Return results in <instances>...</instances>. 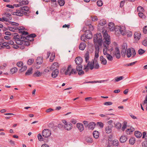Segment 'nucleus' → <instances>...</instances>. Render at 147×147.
Instances as JSON below:
<instances>
[{
    "label": "nucleus",
    "instance_id": "17",
    "mask_svg": "<svg viewBox=\"0 0 147 147\" xmlns=\"http://www.w3.org/2000/svg\"><path fill=\"white\" fill-rule=\"evenodd\" d=\"M124 46H125L124 50H122L121 52V54L122 56L124 57H125L126 53V49L127 48V44H124Z\"/></svg>",
    "mask_w": 147,
    "mask_h": 147
},
{
    "label": "nucleus",
    "instance_id": "42",
    "mask_svg": "<svg viewBox=\"0 0 147 147\" xmlns=\"http://www.w3.org/2000/svg\"><path fill=\"white\" fill-rule=\"evenodd\" d=\"M121 127V124L119 123H117L115 125V127L118 129H120Z\"/></svg>",
    "mask_w": 147,
    "mask_h": 147
},
{
    "label": "nucleus",
    "instance_id": "29",
    "mask_svg": "<svg viewBox=\"0 0 147 147\" xmlns=\"http://www.w3.org/2000/svg\"><path fill=\"white\" fill-rule=\"evenodd\" d=\"M32 67L29 68L25 73V75L29 76L32 73Z\"/></svg>",
    "mask_w": 147,
    "mask_h": 147
},
{
    "label": "nucleus",
    "instance_id": "6",
    "mask_svg": "<svg viewBox=\"0 0 147 147\" xmlns=\"http://www.w3.org/2000/svg\"><path fill=\"white\" fill-rule=\"evenodd\" d=\"M72 67L71 65H68L67 69L65 70V67H63L60 70V72L62 73L64 72V74L65 75H69V73H70L71 71V70Z\"/></svg>",
    "mask_w": 147,
    "mask_h": 147
},
{
    "label": "nucleus",
    "instance_id": "55",
    "mask_svg": "<svg viewBox=\"0 0 147 147\" xmlns=\"http://www.w3.org/2000/svg\"><path fill=\"white\" fill-rule=\"evenodd\" d=\"M17 65L18 67H21L23 66V63L22 61H20L17 63Z\"/></svg>",
    "mask_w": 147,
    "mask_h": 147
},
{
    "label": "nucleus",
    "instance_id": "28",
    "mask_svg": "<svg viewBox=\"0 0 147 147\" xmlns=\"http://www.w3.org/2000/svg\"><path fill=\"white\" fill-rule=\"evenodd\" d=\"M99 132L96 131H94L93 133V135L94 137L96 139H97L99 137Z\"/></svg>",
    "mask_w": 147,
    "mask_h": 147
},
{
    "label": "nucleus",
    "instance_id": "30",
    "mask_svg": "<svg viewBox=\"0 0 147 147\" xmlns=\"http://www.w3.org/2000/svg\"><path fill=\"white\" fill-rule=\"evenodd\" d=\"M106 132L108 134L110 133L112 131L111 128L109 126H107L105 129Z\"/></svg>",
    "mask_w": 147,
    "mask_h": 147
},
{
    "label": "nucleus",
    "instance_id": "25",
    "mask_svg": "<svg viewBox=\"0 0 147 147\" xmlns=\"http://www.w3.org/2000/svg\"><path fill=\"white\" fill-rule=\"evenodd\" d=\"M126 54L128 58H129L131 57L132 55L131 49L129 48L127 49Z\"/></svg>",
    "mask_w": 147,
    "mask_h": 147
},
{
    "label": "nucleus",
    "instance_id": "36",
    "mask_svg": "<svg viewBox=\"0 0 147 147\" xmlns=\"http://www.w3.org/2000/svg\"><path fill=\"white\" fill-rule=\"evenodd\" d=\"M18 70V69L16 67H14L11 69L10 70V72L12 74H13L16 73Z\"/></svg>",
    "mask_w": 147,
    "mask_h": 147
},
{
    "label": "nucleus",
    "instance_id": "51",
    "mask_svg": "<svg viewBox=\"0 0 147 147\" xmlns=\"http://www.w3.org/2000/svg\"><path fill=\"white\" fill-rule=\"evenodd\" d=\"M27 68V67L26 66H22V67L20 69L19 71H20L22 72L26 70Z\"/></svg>",
    "mask_w": 147,
    "mask_h": 147
},
{
    "label": "nucleus",
    "instance_id": "13",
    "mask_svg": "<svg viewBox=\"0 0 147 147\" xmlns=\"http://www.w3.org/2000/svg\"><path fill=\"white\" fill-rule=\"evenodd\" d=\"M28 32L24 31L21 34L20 36L21 38H22L24 40H26V36H28Z\"/></svg>",
    "mask_w": 147,
    "mask_h": 147
},
{
    "label": "nucleus",
    "instance_id": "7",
    "mask_svg": "<svg viewBox=\"0 0 147 147\" xmlns=\"http://www.w3.org/2000/svg\"><path fill=\"white\" fill-rule=\"evenodd\" d=\"M75 61L77 65L76 67L79 68V67H80L81 66L82 67V65H81V63L82 62V57H76L75 59Z\"/></svg>",
    "mask_w": 147,
    "mask_h": 147
},
{
    "label": "nucleus",
    "instance_id": "61",
    "mask_svg": "<svg viewBox=\"0 0 147 147\" xmlns=\"http://www.w3.org/2000/svg\"><path fill=\"white\" fill-rule=\"evenodd\" d=\"M97 4L99 7H101L102 5V2L101 1H98L97 2Z\"/></svg>",
    "mask_w": 147,
    "mask_h": 147
},
{
    "label": "nucleus",
    "instance_id": "16",
    "mask_svg": "<svg viewBox=\"0 0 147 147\" xmlns=\"http://www.w3.org/2000/svg\"><path fill=\"white\" fill-rule=\"evenodd\" d=\"M82 66L80 67H76V69L78 71V74L80 76L84 74V72L82 70Z\"/></svg>",
    "mask_w": 147,
    "mask_h": 147
},
{
    "label": "nucleus",
    "instance_id": "40",
    "mask_svg": "<svg viewBox=\"0 0 147 147\" xmlns=\"http://www.w3.org/2000/svg\"><path fill=\"white\" fill-rule=\"evenodd\" d=\"M34 75L36 77L40 76L42 75V73L40 72L39 71H37L35 72L34 74Z\"/></svg>",
    "mask_w": 147,
    "mask_h": 147
},
{
    "label": "nucleus",
    "instance_id": "37",
    "mask_svg": "<svg viewBox=\"0 0 147 147\" xmlns=\"http://www.w3.org/2000/svg\"><path fill=\"white\" fill-rule=\"evenodd\" d=\"M34 62V59H29L27 62V63L29 65H32Z\"/></svg>",
    "mask_w": 147,
    "mask_h": 147
},
{
    "label": "nucleus",
    "instance_id": "1",
    "mask_svg": "<svg viewBox=\"0 0 147 147\" xmlns=\"http://www.w3.org/2000/svg\"><path fill=\"white\" fill-rule=\"evenodd\" d=\"M109 29L111 31H113L114 30L115 31V34L117 36L120 34L123 36L125 35L126 33L125 27L123 26H117L115 28L114 24L112 22H110L109 24Z\"/></svg>",
    "mask_w": 147,
    "mask_h": 147
},
{
    "label": "nucleus",
    "instance_id": "63",
    "mask_svg": "<svg viewBox=\"0 0 147 147\" xmlns=\"http://www.w3.org/2000/svg\"><path fill=\"white\" fill-rule=\"evenodd\" d=\"M142 146L143 147H146L147 146V142H144L142 143Z\"/></svg>",
    "mask_w": 147,
    "mask_h": 147
},
{
    "label": "nucleus",
    "instance_id": "34",
    "mask_svg": "<svg viewBox=\"0 0 147 147\" xmlns=\"http://www.w3.org/2000/svg\"><path fill=\"white\" fill-rule=\"evenodd\" d=\"M24 29L25 28L23 27L21 28L20 27H17L16 28V30L18 29L19 33L20 34H22V33Z\"/></svg>",
    "mask_w": 147,
    "mask_h": 147
},
{
    "label": "nucleus",
    "instance_id": "26",
    "mask_svg": "<svg viewBox=\"0 0 147 147\" xmlns=\"http://www.w3.org/2000/svg\"><path fill=\"white\" fill-rule=\"evenodd\" d=\"M127 139V138L125 136H122L120 139V141L121 143H124L126 142Z\"/></svg>",
    "mask_w": 147,
    "mask_h": 147
},
{
    "label": "nucleus",
    "instance_id": "58",
    "mask_svg": "<svg viewBox=\"0 0 147 147\" xmlns=\"http://www.w3.org/2000/svg\"><path fill=\"white\" fill-rule=\"evenodd\" d=\"M0 21L2 22H8V19H7V18H5V17L0 18Z\"/></svg>",
    "mask_w": 147,
    "mask_h": 147
},
{
    "label": "nucleus",
    "instance_id": "33",
    "mask_svg": "<svg viewBox=\"0 0 147 147\" xmlns=\"http://www.w3.org/2000/svg\"><path fill=\"white\" fill-rule=\"evenodd\" d=\"M124 77L122 76H120L119 77H115V82H118L120 80L123 79Z\"/></svg>",
    "mask_w": 147,
    "mask_h": 147
},
{
    "label": "nucleus",
    "instance_id": "62",
    "mask_svg": "<svg viewBox=\"0 0 147 147\" xmlns=\"http://www.w3.org/2000/svg\"><path fill=\"white\" fill-rule=\"evenodd\" d=\"M143 32L145 34L147 33V26H145L143 27Z\"/></svg>",
    "mask_w": 147,
    "mask_h": 147
},
{
    "label": "nucleus",
    "instance_id": "41",
    "mask_svg": "<svg viewBox=\"0 0 147 147\" xmlns=\"http://www.w3.org/2000/svg\"><path fill=\"white\" fill-rule=\"evenodd\" d=\"M58 64L57 62L54 63L51 66V69H55L58 66Z\"/></svg>",
    "mask_w": 147,
    "mask_h": 147
},
{
    "label": "nucleus",
    "instance_id": "20",
    "mask_svg": "<svg viewBox=\"0 0 147 147\" xmlns=\"http://www.w3.org/2000/svg\"><path fill=\"white\" fill-rule=\"evenodd\" d=\"M4 16L5 17V18L7 19H8V22L10 20H11L12 18L11 17V15L10 13L9 12H6L4 14Z\"/></svg>",
    "mask_w": 147,
    "mask_h": 147
},
{
    "label": "nucleus",
    "instance_id": "11",
    "mask_svg": "<svg viewBox=\"0 0 147 147\" xmlns=\"http://www.w3.org/2000/svg\"><path fill=\"white\" fill-rule=\"evenodd\" d=\"M86 38L88 39H90L92 38L93 36L92 32L89 30L86 31Z\"/></svg>",
    "mask_w": 147,
    "mask_h": 147
},
{
    "label": "nucleus",
    "instance_id": "12",
    "mask_svg": "<svg viewBox=\"0 0 147 147\" xmlns=\"http://www.w3.org/2000/svg\"><path fill=\"white\" fill-rule=\"evenodd\" d=\"M59 73V70L57 69H55L53 71L51 74V76L53 78H55L58 76Z\"/></svg>",
    "mask_w": 147,
    "mask_h": 147
},
{
    "label": "nucleus",
    "instance_id": "14",
    "mask_svg": "<svg viewBox=\"0 0 147 147\" xmlns=\"http://www.w3.org/2000/svg\"><path fill=\"white\" fill-rule=\"evenodd\" d=\"M72 127V124L70 122L68 123L64 126V128L67 130H70L71 129Z\"/></svg>",
    "mask_w": 147,
    "mask_h": 147
},
{
    "label": "nucleus",
    "instance_id": "52",
    "mask_svg": "<svg viewBox=\"0 0 147 147\" xmlns=\"http://www.w3.org/2000/svg\"><path fill=\"white\" fill-rule=\"evenodd\" d=\"M9 23L10 24H11L12 26H18L19 25V24L18 23L15 22H14L9 21Z\"/></svg>",
    "mask_w": 147,
    "mask_h": 147
},
{
    "label": "nucleus",
    "instance_id": "48",
    "mask_svg": "<svg viewBox=\"0 0 147 147\" xmlns=\"http://www.w3.org/2000/svg\"><path fill=\"white\" fill-rule=\"evenodd\" d=\"M106 57L109 61H111L113 59L112 56L109 54H107L106 56Z\"/></svg>",
    "mask_w": 147,
    "mask_h": 147
},
{
    "label": "nucleus",
    "instance_id": "32",
    "mask_svg": "<svg viewBox=\"0 0 147 147\" xmlns=\"http://www.w3.org/2000/svg\"><path fill=\"white\" fill-rule=\"evenodd\" d=\"M77 73V71L75 69L72 68L70 73H69V76L72 74H75Z\"/></svg>",
    "mask_w": 147,
    "mask_h": 147
},
{
    "label": "nucleus",
    "instance_id": "5",
    "mask_svg": "<svg viewBox=\"0 0 147 147\" xmlns=\"http://www.w3.org/2000/svg\"><path fill=\"white\" fill-rule=\"evenodd\" d=\"M16 35L14 36L13 39L15 40L16 43L19 45L23 44V41L26 40L21 38V37L18 34H17V33H16Z\"/></svg>",
    "mask_w": 147,
    "mask_h": 147
},
{
    "label": "nucleus",
    "instance_id": "54",
    "mask_svg": "<svg viewBox=\"0 0 147 147\" xmlns=\"http://www.w3.org/2000/svg\"><path fill=\"white\" fill-rule=\"evenodd\" d=\"M86 34H83L81 36V39L82 41H85V40L86 39Z\"/></svg>",
    "mask_w": 147,
    "mask_h": 147
},
{
    "label": "nucleus",
    "instance_id": "27",
    "mask_svg": "<svg viewBox=\"0 0 147 147\" xmlns=\"http://www.w3.org/2000/svg\"><path fill=\"white\" fill-rule=\"evenodd\" d=\"M135 135L137 138H140L142 136V134L140 131H136L135 132Z\"/></svg>",
    "mask_w": 147,
    "mask_h": 147
},
{
    "label": "nucleus",
    "instance_id": "8",
    "mask_svg": "<svg viewBox=\"0 0 147 147\" xmlns=\"http://www.w3.org/2000/svg\"><path fill=\"white\" fill-rule=\"evenodd\" d=\"M51 134V131L48 129H45L42 131V135L45 138H48Z\"/></svg>",
    "mask_w": 147,
    "mask_h": 147
},
{
    "label": "nucleus",
    "instance_id": "38",
    "mask_svg": "<svg viewBox=\"0 0 147 147\" xmlns=\"http://www.w3.org/2000/svg\"><path fill=\"white\" fill-rule=\"evenodd\" d=\"M94 68L95 69H98L99 68V66L98 63L97 61V60L94 61Z\"/></svg>",
    "mask_w": 147,
    "mask_h": 147
},
{
    "label": "nucleus",
    "instance_id": "23",
    "mask_svg": "<svg viewBox=\"0 0 147 147\" xmlns=\"http://www.w3.org/2000/svg\"><path fill=\"white\" fill-rule=\"evenodd\" d=\"M42 59V57H38L36 59V64L38 65L41 64L43 62Z\"/></svg>",
    "mask_w": 147,
    "mask_h": 147
},
{
    "label": "nucleus",
    "instance_id": "57",
    "mask_svg": "<svg viewBox=\"0 0 147 147\" xmlns=\"http://www.w3.org/2000/svg\"><path fill=\"white\" fill-rule=\"evenodd\" d=\"M28 3V1H24L22 2H20V5H26Z\"/></svg>",
    "mask_w": 147,
    "mask_h": 147
},
{
    "label": "nucleus",
    "instance_id": "35",
    "mask_svg": "<svg viewBox=\"0 0 147 147\" xmlns=\"http://www.w3.org/2000/svg\"><path fill=\"white\" fill-rule=\"evenodd\" d=\"M36 35L34 34H32L29 35L27 36V38H32V39L31 40H34V38L36 37Z\"/></svg>",
    "mask_w": 147,
    "mask_h": 147
},
{
    "label": "nucleus",
    "instance_id": "3",
    "mask_svg": "<svg viewBox=\"0 0 147 147\" xmlns=\"http://www.w3.org/2000/svg\"><path fill=\"white\" fill-rule=\"evenodd\" d=\"M103 33V36L104 38V42H105L107 45H109L111 43L110 36L107 34V31L106 30L102 29Z\"/></svg>",
    "mask_w": 147,
    "mask_h": 147
},
{
    "label": "nucleus",
    "instance_id": "59",
    "mask_svg": "<svg viewBox=\"0 0 147 147\" xmlns=\"http://www.w3.org/2000/svg\"><path fill=\"white\" fill-rule=\"evenodd\" d=\"M38 140L40 141H43V139L41 135L40 134H39L38 135Z\"/></svg>",
    "mask_w": 147,
    "mask_h": 147
},
{
    "label": "nucleus",
    "instance_id": "47",
    "mask_svg": "<svg viewBox=\"0 0 147 147\" xmlns=\"http://www.w3.org/2000/svg\"><path fill=\"white\" fill-rule=\"evenodd\" d=\"M106 24V21L104 20H100L99 22V24L101 26H103Z\"/></svg>",
    "mask_w": 147,
    "mask_h": 147
},
{
    "label": "nucleus",
    "instance_id": "10",
    "mask_svg": "<svg viewBox=\"0 0 147 147\" xmlns=\"http://www.w3.org/2000/svg\"><path fill=\"white\" fill-rule=\"evenodd\" d=\"M14 13H15V14H14L15 15L19 16H22L23 14L27 15V13L26 12L23 11L20 9H16V12H14Z\"/></svg>",
    "mask_w": 147,
    "mask_h": 147
},
{
    "label": "nucleus",
    "instance_id": "22",
    "mask_svg": "<svg viewBox=\"0 0 147 147\" xmlns=\"http://www.w3.org/2000/svg\"><path fill=\"white\" fill-rule=\"evenodd\" d=\"M77 127L80 132L84 130V127L82 124L79 123H78L77 124Z\"/></svg>",
    "mask_w": 147,
    "mask_h": 147
},
{
    "label": "nucleus",
    "instance_id": "56",
    "mask_svg": "<svg viewBox=\"0 0 147 147\" xmlns=\"http://www.w3.org/2000/svg\"><path fill=\"white\" fill-rule=\"evenodd\" d=\"M129 143L132 145L134 144L135 142V140L133 138H130L129 139Z\"/></svg>",
    "mask_w": 147,
    "mask_h": 147
},
{
    "label": "nucleus",
    "instance_id": "46",
    "mask_svg": "<svg viewBox=\"0 0 147 147\" xmlns=\"http://www.w3.org/2000/svg\"><path fill=\"white\" fill-rule=\"evenodd\" d=\"M58 2L60 6H63L65 3L64 0H58Z\"/></svg>",
    "mask_w": 147,
    "mask_h": 147
},
{
    "label": "nucleus",
    "instance_id": "31",
    "mask_svg": "<svg viewBox=\"0 0 147 147\" xmlns=\"http://www.w3.org/2000/svg\"><path fill=\"white\" fill-rule=\"evenodd\" d=\"M85 61L86 62H87L88 61V60L89 59V53L88 51H87L85 54Z\"/></svg>",
    "mask_w": 147,
    "mask_h": 147
},
{
    "label": "nucleus",
    "instance_id": "9",
    "mask_svg": "<svg viewBox=\"0 0 147 147\" xmlns=\"http://www.w3.org/2000/svg\"><path fill=\"white\" fill-rule=\"evenodd\" d=\"M113 55H115L117 59H119L121 57L120 51L119 48L117 47H115V51L113 53Z\"/></svg>",
    "mask_w": 147,
    "mask_h": 147
},
{
    "label": "nucleus",
    "instance_id": "53",
    "mask_svg": "<svg viewBox=\"0 0 147 147\" xmlns=\"http://www.w3.org/2000/svg\"><path fill=\"white\" fill-rule=\"evenodd\" d=\"M86 142L89 143H91L92 142V139L91 138L88 137L86 139Z\"/></svg>",
    "mask_w": 147,
    "mask_h": 147
},
{
    "label": "nucleus",
    "instance_id": "39",
    "mask_svg": "<svg viewBox=\"0 0 147 147\" xmlns=\"http://www.w3.org/2000/svg\"><path fill=\"white\" fill-rule=\"evenodd\" d=\"M119 142L117 140H115L112 141V144L113 146H117Z\"/></svg>",
    "mask_w": 147,
    "mask_h": 147
},
{
    "label": "nucleus",
    "instance_id": "64",
    "mask_svg": "<svg viewBox=\"0 0 147 147\" xmlns=\"http://www.w3.org/2000/svg\"><path fill=\"white\" fill-rule=\"evenodd\" d=\"M146 104V106H147V94L146 96L145 100L144 101L142 104L143 105H145V104Z\"/></svg>",
    "mask_w": 147,
    "mask_h": 147
},
{
    "label": "nucleus",
    "instance_id": "21",
    "mask_svg": "<svg viewBox=\"0 0 147 147\" xmlns=\"http://www.w3.org/2000/svg\"><path fill=\"white\" fill-rule=\"evenodd\" d=\"M86 46V44L84 42H82L80 44L79 48L81 50H83L84 49Z\"/></svg>",
    "mask_w": 147,
    "mask_h": 147
},
{
    "label": "nucleus",
    "instance_id": "4",
    "mask_svg": "<svg viewBox=\"0 0 147 147\" xmlns=\"http://www.w3.org/2000/svg\"><path fill=\"white\" fill-rule=\"evenodd\" d=\"M94 61L93 60L91 62H88L86 65L84 66V69L85 70L86 72L88 71L90 68L91 70H92L94 68Z\"/></svg>",
    "mask_w": 147,
    "mask_h": 147
},
{
    "label": "nucleus",
    "instance_id": "43",
    "mask_svg": "<svg viewBox=\"0 0 147 147\" xmlns=\"http://www.w3.org/2000/svg\"><path fill=\"white\" fill-rule=\"evenodd\" d=\"M131 52H132V55H131L132 56V57L134 58L136 54V51H135V49H134L133 48H132L131 49Z\"/></svg>",
    "mask_w": 147,
    "mask_h": 147
},
{
    "label": "nucleus",
    "instance_id": "19",
    "mask_svg": "<svg viewBox=\"0 0 147 147\" xmlns=\"http://www.w3.org/2000/svg\"><path fill=\"white\" fill-rule=\"evenodd\" d=\"M100 59L102 64L104 65H105L107 64V60L105 58L103 57L102 56L100 57Z\"/></svg>",
    "mask_w": 147,
    "mask_h": 147
},
{
    "label": "nucleus",
    "instance_id": "15",
    "mask_svg": "<svg viewBox=\"0 0 147 147\" xmlns=\"http://www.w3.org/2000/svg\"><path fill=\"white\" fill-rule=\"evenodd\" d=\"M20 9L24 12H26L27 13V16H28V14L30 12L29 7L28 6H25L22 7H20Z\"/></svg>",
    "mask_w": 147,
    "mask_h": 147
},
{
    "label": "nucleus",
    "instance_id": "50",
    "mask_svg": "<svg viewBox=\"0 0 147 147\" xmlns=\"http://www.w3.org/2000/svg\"><path fill=\"white\" fill-rule=\"evenodd\" d=\"M137 10L138 11H140V12L144 11V9L141 6H138L137 8Z\"/></svg>",
    "mask_w": 147,
    "mask_h": 147
},
{
    "label": "nucleus",
    "instance_id": "44",
    "mask_svg": "<svg viewBox=\"0 0 147 147\" xmlns=\"http://www.w3.org/2000/svg\"><path fill=\"white\" fill-rule=\"evenodd\" d=\"M55 57V54L54 53H52L50 58V61L52 62L54 59Z\"/></svg>",
    "mask_w": 147,
    "mask_h": 147
},
{
    "label": "nucleus",
    "instance_id": "60",
    "mask_svg": "<svg viewBox=\"0 0 147 147\" xmlns=\"http://www.w3.org/2000/svg\"><path fill=\"white\" fill-rule=\"evenodd\" d=\"M113 104V102H105L104 105L106 106H109Z\"/></svg>",
    "mask_w": 147,
    "mask_h": 147
},
{
    "label": "nucleus",
    "instance_id": "45",
    "mask_svg": "<svg viewBox=\"0 0 147 147\" xmlns=\"http://www.w3.org/2000/svg\"><path fill=\"white\" fill-rule=\"evenodd\" d=\"M17 27L14 26V27H8V28L9 30L12 31L14 32L15 30H16Z\"/></svg>",
    "mask_w": 147,
    "mask_h": 147
},
{
    "label": "nucleus",
    "instance_id": "18",
    "mask_svg": "<svg viewBox=\"0 0 147 147\" xmlns=\"http://www.w3.org/2000/svg\"><path fill=\"white\" fill-rule=\"evenodd\" d=\"M95 123L94 122H91L88 124V128L89 129H93L95 127Z\"/></svg>",
    "mask_w": 147,
    "mask_h": 147
},
{
    "label": "nucleus",
    "instance_id": "24",
    "mask_svg": "<svg viewBox=\"0 0 147 147\" xmlns=\"http://www.w3.org/2000/svg\"><path fill=\"white\" fill-rule=\"evenodd\" d=\"M134 38L136 40H139L141 37V34L137 32H135L134 34Z\"/></svg>",
    "mask_w": 147,
    "mask_h": 147
},
{
    "label": "nucleus",
    "instance_id": "49",
    "mask_svg": "<svg viewBox=\"0 0 147 147\" xmlns=\"http://www.w3.org/2000/svg\"><path fill=\"white\" fill-rule=\"evenodd\" d=\"M145 52V51L141 49H140L138 51V53L139 55H141Z\"/></svg>",
    "mask_w": 147,
    "mask_h": 147
},
{
    "label": "nucleus",
    "instance_id": "2",
    "mask_svg": "<svg viewBox=\"0 0 147 147\" xmlns=\"http://www.w3.org/2000/svg\"><path fill=\"white\" fill-rule=\"evenodd\" d=\"M93 39L94 43H97L100 46L102 45V38L101 33L96 34L94 35Z\"/></svg>",
    "mask_w": 147,
    "mask_h": 147
}]
</instances>
